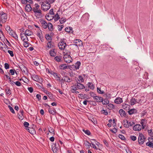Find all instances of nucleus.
I'll return each instance as SVG.
<instances>
[{
  "label": "nucleus",
  "instance_id": "f257e3e1",
  "mask_svg": "<svg viewBox=\"0 0 153 153\" xmlns=\"http://www.w3.org/2000/svg\"><path fill=\"white\" fill-rule=\"evenodd\" d=\"M7 19V14L2 11L0 12V23H4L6 21Z\"/></svg>",
  "mask_w": 153,
  "mask_h": 153
},
{
  "label": "nucleus",
  "instance_id": "0eeeda50",
  "mask_svg": "<svg viewBox=\"0 0 153 153\" xmlns=\"http://www.w3.org/2000/svg\"><path fill=\"white\" fill-rule=\"evenodd\" d=\"M89 17V14L87 13H85L82 17L81 21L82 23H84L88 21Z\"/></svg>",
  "mask_w": 153,
  "mask_h": 153
},
{
  "label": "nucleus",
  "instance_id": "b1692460",
  "mask_svg": "<svg viewBox=\"0 0 153 153\" xmlns=\"http://www.w3.org/2000/svg\"><path fill=\"white\" fill-rule=\"evenodd\" d=\"M137 110L134 108L129 109L128 112L129 115H131L133 114L137 113Z\"/></svg>",
  "mask_w": 153,
  "mask_h": 153
},
{
  "label": "nucleus",
  "instance_id": "4d7b16f0",
  "mask_svg": "<svg viewBox=\"0 0 153 153\" xmlns=\"http://www.w3.org/2000/svg\"><path fill=\"white\" fill-rule=\"evenodd\" d=\"M64 26L63 25H58V30L59 31H61V30H62Z\"/></svg>",
  "mask_w": 153,
  "mask_h": 153
},
{
  "label": "nucleus",
  "instance_id": "473e14b6",
  "mask_svg": "<svg viewBox=\"0 0 153 153\" xmlns=\"http://www.w3.org/2000/svg\"><path fill=\"white\" fill-rule=\"evenodd\" d=\"M50 54L51 56L53 57L55 56L56 55V53L55 51V49L50 51Z\"/></svg>",
  "mask_w": 153,
  "mask_h": 153
},
{
  "label": "nucleus",
  "instance_id": "7ed1b4c3",
  "mask_svg": "<svg viewBox=\"0 0 153 153\" xmlns=\"http://www.w3.org/2000/svg\"><path fill=\"white\" fill-rule=\"evenodd\" d=\"M63 58L65 61L67 63H70L73 60L70 55L68 53L64 55Z\"/></svg>",
  "mask_w": 153,
  "mask_h": 153
},
{
  "label": "nucleus",
  "instance_id": "49530a36",
  "mask_svg": "<svg viewBox=\"0 0 153 153\" xmlns=\"http://www.w3.org/2000/svg\"><path fill=\"white\" fill-rule=\"evenodd\" d=\"M146 144V146L150 147L153 148V143L148 142Z\"/></svg>",
  "mask_w": 153,
  "mask_h": 153
},
{
  "label": "nucleus",
  "instance_id": "4c0bfd02",
  "mask_svg": "<svg viewBox=\"0 0 153 153\" xmlns=\"http://www.w3.org/2000/svg\"><path fill=\"white\" fill-rule=\"evenodd\" d=\"M48 27L50 30L51 31L53 30V25L51 23L48 22Z\"/></svg>",
  "mask_w": 153,
  "mask_h": 153
},
{
  "label": "nucleus",
  "instance_id": "f704fd0d",
  "mask_svg": "<svg viewBox=\"0 0 153 153\" xmlns=\"http://www.w3.org/2000/svg\"><path fill=\"white\" fill-rule=\"evenodd\" d=\"M55 21H56L60 19L59 15L58 13H56V15L53 17Z\"/></svg>",
  "mask_w": 153,
  "mask_h": 153
},
{
  "label": "nucleus",
  "instance_id": "6e6552de",
  "mask_svg": "<svg viewBox=\"0 0 153 153\" xmlns=\"http://www.w3.org/2000/svg\"><path fill=\"white\" fill-rule=\"evenodd\" d=\"M140 101V99L135 97L132 98L130 100V104L131 105H133L136 103L139 102Z\"/></svg>",
  "mask_w": 153,
  "mask_h": 153
},
{
  "label": "nucleus",
  "instance_id": "de8ad7c7",
  "mask_svg": "<svg viewBox=\"0 0 153 153\" xmlns=\"http://www.w3.org/2000/svg\"><path fill=\"white\" fill-rule=\"evenodd\" d=\"M47 94L51 99H52L53 98V95L51 92H48L47 93Z\"/></svg>",
  "mask_w": 153,
  "mask_h": 153
},
{
  "label": "nucleus",
  "instance_id": "2eb2a0df",
  "mask_svg": "<svg viewBox=\"0 0 153 153\" xmlns=\"http://www.w3.org/2000/svg\"><path fill=\"white\" fill-rule=\"evenodd\" d=\"M24 113L23 111L22 110L20 111L19 113L18 114V118L21 120H22L24 118L23 113Z\"/></svg>",
  "mask_w": 153,
  "mask_h": 153
},
{
  "label": "nucleus",
  "instance_id": "2f4dec72",
  "mask_svg": "<svg viewBox=\"0 0 153 153\" xmlns=\"http://www.w3.org/2000/svg\"><path fill=\"white\" fill-rule=\"evenodd\" d=\"M68 66L66 65H61L59 66V68L62 70H65L68 68Z\"/></svg>",
  "mask_w": 153,
  "mask_h": 153
},
{
  "label": "nucleus",
  "instance_id": "4468645a",
  "mask_svg": "<svg viewBox=\"0 0 153 153\" xmlns=\"http://www.w3.org/2000/svg\"><path fill=\"white\" fill-rule=\"evenodd\" d=\"M81 65V63L79 61H78L76 62L75 64V65H72V67L73 68H74V70H77L79 68V66Z\"/></svg>",
  "mask_w": 153,
  "mask_h": 153
},
{
  "label": "nucleus",
  "instance_id": "680f3d73",
  "mask_svg": "<svg viewBox=\"0 0 153 153\" xmlns=\"http://www.w3.org/2000/svg\"><path fill=\"white\" fill-rule=\"evenodd\" d=\"M8 107L9 108V109L10 110V111L12 113L14 114L15 113V111L13 108L10 105H9Z\"/></svg>",
  "mask_w": 153,
  "mask_h": 153
},
{
  "label": "nucleus",
  "instance_id": "a18cd8bd",
  "mask_svg": "<svg viewBox=\"0 0 153 153\" xmlns=\"http://www.w3.org/2000/svg\"><path fill=\"white\" fill-rule=\"evenodd\" d=\"M126 122L127 123H128L129 127L130 126H131L135 124L132 121L129 122L128 121L126 120Z\"/></svg>",
  "mask_w": 153,
  "mask_h": 153
},
{
  "label": "nucleus",
  "instance_id": "72a5a7b5",
  "mask_svg": "<svg viewBox=\"0 0 153 153\" xmlns=\"http://www.w3.org/2000/svg\"><path fill=\"white\" fill-rule=\"evenodd\" d=\"M102 101H101V102L103 105H106L108 104L109 103V101L106 99H104L103 100L102 98Z\"/></svg>",
  "mask_w": 153,
  "mask_h": 153
},
{
  "label": "nucleus",
  "instance_id": "9b49d317",
  "mask_svg": "<svg viewBox=\"0 0 153 153\" xmlns=\"http://www.w3.org/2000/svg\"><path fill=\"white\" fill-rule=\"evenodd\" d=\"M143 127L140 124H136L133 127V129L134 131H140L141 130Z\"/></svg>",
  "mask_w": 153,
  "mask_h": 153
},
{
  "label": "nucleus",
  "instance_id": "423d86ee",
  "mask_svg": "<svg viewBox=\"0 0 153 153\" xmlns=\"http://www.w3.org/2000/svg\"><path fill=\"white\" fill-rule=\"evenodd\" d=\"M145 139L144 135L142 133L140 134L138 138L139 144L140 145L143 144L145 142Z\"/></svg>",
  "mask_w": 153,
  "mask_h": 153
},
{
  "label": "nucleus",
  "instance_id": "bf43d9fd",
  "mask_svg": "<svg viewBox=\"0 0 153 153\" xmlns=\"http://www.w3.org/2000/svg\"><path fill=\"white\" fill-rule=\"evenodd\" d=\"M130 138L132 140L134 141L137 139L136 137L134 136L131 135L130 136Z\"/></svg>",
  "mask_w": 153,
  "mask_h": 153
},
{
  "label": "nucleus",
  "instance_id": "20e7f679",
  "mask_svg": "<svg viewBox=\"0 0 153 153\" xmlns=\"http://www.w3.org/2000/svg\"><path fill=\"white\" fill-rule=\"evenodd\" d=\"M42 9L45 11H46L50 9L51 5L47 3L45 1L42 2Z\"/></svg>",
  "mask_w": 153,
  "mask_h": 153
},
{
  "label": "nucleus",
  "instance_id": "bb28decb",
  "mask_svg": "<svg viewBox=\"0 0 153 153\" xmlns=\"http://www.w3.org/2000/svg\"><path fill=\"white\" fill-rule=\"evenodd\" d=\"M10 34L15 39H18V37L17 34L14 32H10Z\"/></svg>",
  "mask_w": 153,
  "mask_h": 153
},
{
  "label": "nucleus",
  "instance_id": "3c124183",
  "mask_svg": "<svg viewBox=\"0 0 153 153\" xmlns=\"http://www.w3.org/2000/svg\"><path fill=\"white\" fill-rule=\"evenodd\" d=\"M78 80L79 82H83L84 81V79L82 76H79Z\"/></svg>",
  "mask_w": 153,
  "mask_h": 153
},
{
  "label": "nucleus",
  "instance_id": "09e8293b",
  "mask_svg": "<svg viewBox=\"0 0 153 153\" xmlns=\"http://www.w3.org/2000/svg\"><path fill=\"white\" fill-rule=\"evenodd\" d=\"M23 45L25 47H27L29 46L30 43L28 42V41H24Z\"/></svg>",
  "mask_w": 153,
  "mask_h": 153
},
{
  "label": "nucleus",
  "instance_id": "13d9d810",
  "mask_svg": "<svg viewBox=\"0 0 153 153\" xmlns=\"http://www.w3.org/2000/svg\"><path fill=\"white\" fill-rule=\"evenodd\" d=\"M66 21L63 18H61L59 20V22L61 24H63Z\"/></svg>",
  "mask_w": 153,
  "mask_h": 153
},
{
  "label": "nucleus",
  "instance_id": "f3484780",
  "mask_svg": "<svg viewBox=\"0 0 153 153\" xmlns=\"http://www.w3.org/2000/svg\"><path fill=\"white\" fill-rule=\"evenodd\" d=\"M35 5V7H33L32 9V11L34 12V13H35L36 11H38L39 10H40V9H39L40 7L39 5L38 4H36Z\"/></svg>",
  "mask_w": 153,
  "mask_h": 153
},
{
  "label": "nucleus",
  "instance_id": "0e129e2a",
  "mask_svg": "<svg viewBox=\"0 0 153 153\" xmlns=\"http://www.w3.org/2000/svg\"><path fill=\"white\" fill-rule=\"evenodd\" d=\"M9 72L12 75H13L14 74L15 72H16V71L15 69H11L10 70Z\"/></svg>",
  "mask_w": 153,
  "mask_h": 153
},
{
  "label": "nucleus",
  "instance_id": "a878e982",
  "mask_svg": "<svg viewBox=\"0 0 153 153\" xmlns=\"http://www.w3.org/2000/svg\"><path fill=\"white\" fill-rule=\"evenodd\" d=\"M21 2L23 4H26L27 2L32 4L33 2L32 0H21Z\"/></svg>",
  "mask_w": 153,
  "mask_h": 153
},
{
  "label": "nucleus",
  "instance_id": "39448f33",
  "mask_svg": "<svg viewBox=\"0 0 153 153\" xmlns=\"http://www.w3.org/2000/svg\"><path fill=\"white\" fill-rule=\"evenodd\" d=\"M67 44L64 40H61L58 44V46L59 49L61 50H63L66 47Z\"/></svg>",
  "mask_w": 153,
  "mask_h": 153
},
{
  "label": "nucleus",
  "instance_id": "f03ea898",
  "mask_svg": "<svg viewBox=\"0 0 153 153\" xmlns=\"http://www.w3.org/2000/svg\"><path fill=\"white\" fill-rule=\"evenodd\" d=\"M72 80V79L70 78L69 76H64L61 79V84H63L64 82L69 83L71 82Z\"/></svg>",
  "mask_w": 153,
  "mask_h": 153
},
{
  "label": "nucleus",
  "instance_id": "e433bc0d",
  "mask_svg": "<svg viewBox=\"0 0 153 153\" xmlns=\"http://www.w3.org/2000/svg\"><path fill=\"white\" fill-rule=\"evenodd\" d=\"M85 144L88 148H89L91 146V143L88 141H86L85 142Z\"/></svg>",
  "mask_w": 153,
  "mask_h": 153
},
{
  "label": "nucleus",
  "instance_id": "864d4df0",
  "mask_svg": "<svg viewBox=\"0 0 153 153\" xmlns=\"http://www.w3.org/2000/svg\"><path fill=\"white\" fill-rule=\"evenodd\" d=\"M37 35L39 37L42 36V33L41 30H39L37 31Z\"/></svg>",
  "mask_w": 153,
  "mask_h": 153
},
{
  "label": "nucleus",
  "instance_id": "c756f323",
  "mask_svg": "<svg viewBox=\"0 0 153 153\" xmlns=\"http://www.w3.org/2000/svg\"><path fill=\"white\" fill-rule=\"evenodd\" d=\"M107 105V108L109 110H111L114 108V106L113 104L111 103H108Z\"/></svg>",
  "mask_w": 153,
  "mask_h": 153
},
{
  "label": "nucleus",
  "instance_id": "37998d69",
  "mask_svg": "<svg viewBox=\"0 0 153 153\" xmlns=\"http://www.w3.org/2000/svg\"><path fill=\"white\" fill-rule=\"evenodd\" d=\"M88 87L91 89H93L94 88V85L91 82H88Z\"/></svg>",
  "mask_w": 153,
  "mask_h": 153
},
{
  "label": "nucleus",
  "instance_id": "052dcab7",
  "mask_svg": "<svg viewBox=\"0 0 153 153\" xmlns=\"http://www.w3.org/2000/svg\"><path fill=\"white\" fill-rule=\"evenodd\" d=\"M97 91L99 93H100V94H102L104 93V91H101L100 88H97Z\"/></svg>",
  "mask_w": 153,
  "mask_h": 153
},
{
  "label": "nucleus",
  "instance_id": "774afa93",
  "mask_svg": "<svg viewBox=\"0 0 153 153\" xmlns=\"http://www.w3.org/2000/svg\"><path fill=\"white\" fill-rule=\"evenodd\" d=\"M45 38L47 40H51V36L49 34H46L45 36Z\"/></svg>",
  "mask_w": 153,
  "mask_h": 153
},
{
  "label": "nucleus",
  "instance_id": "79ce46f5",
  "mask_svg": "<svg viewBox=\"0 0 153 153\" xmlns=\"http://www.w3.org/2000/svg\"><path fill=\"white\" fill-rule=\"evenodd\" d=\"M11 90L9 88H8L7 89H6V94L8 96L10 95L11 94Z\"/></svg>",
  "mask_w": 153,
  "mask_h": 153
},
{
  "label": "nucleus",
  "instance_id": "412c9836",
  "mask_svg": "<svg viewBox=\"0 0 153 153\" xmlns=\"http://www.w3.org/2000/svg\"><path fill=\"white\" fill-rule=\"evenodd\" d=\"M76 84L78 89H82L85 88L84 85L80 83L77 82L76 83Z\"/></svg>",
  "mask_w": 153,
  "mask_h": 153
},
{
  "label": "nucleus",
  "instance_id": "393cba45",
  "mask_svg": "<svg viewBox=\"0 0 153 153\" xmlns=\"http://www.w3.org/2000/svg\"><path fill=\"white\" fill-rule=\"evenodd\" d=\"M94 99L96 100V101L97 102H101L102 101V97L98 96H96Z\"/></svg>",
  "mask_w": 153,
  "mask_h": 153
},
{
  "label": "nucleus",
  "instance_id": "a211bd4d",
  "mask_svg": "<svg viewBox=\"0 0 153 153\" xmlns=\"http://www.w3.org/2000/svg\"><path fill=\"white\" fill-rule=\"evenodd\" d=\"M41 23L42 27L44 29H46L48 27V23L44 20L42 21Z\"/></svg>",
  "mask_w": 153,
  "mask_h": 153
},
{
  "label": "nucleus",
  "instance_id": "cd10ccee",
  "mask_svg": "<svg viewBox=\"0 0 153 153\" xmlns=\"http://www.w3.org/2000/svg\"><path fill=\"white\" fill-rule=\"evenodd\" d=\"M25 35L27 36H30L33 34L32 32L29 30H25V33H24Z\"/></svg>",
  "mask_w": 153,
  "mask_h": 153
},
{
  "label": "nucleus",
  "instance_id": "aec40b11",
  "mask_svg": "<svg viewBox=\"0 0 153 153\" xmlns=\"http://www.w3.org/2000/svg\"><path fill=\"white\" fill-rule=\"evenodd\" d=\"M114 102L117 104H120L123 102V99L122 98L118 97L114 101Z\"/></svg>",
  "mask_w": 153,
  "mask_h": 153
},
{
  "label": "nucleus",
  "instance_id": "9d476101",
  "mask_svg": "<svg viewBox=\"0 0 153 153\" xmlns=\"http://www.w3.org/2000/svg\"><path fill=\"white\" fill-rule=\"evenodd\" d=\"M21 38L23 41H28V40L27 36L25 35L24 33H21L20 34Z\"/></svg>",
  "mask_w": 153,
  "mask_h": 153
},
{
  "label": "nucleus",
  "instance_id": "5fc2aeb1",
  "mask_svg": "<svg viewBox=\"0 0 153 153\" xmlns=\"http://www.w3.org/2000/svg\"><path fill=\"white\" fill-rule=\"evenodd\" d=\"M54 1V0H46L45 1L51 5V4L53 3Z\"/></svg>",
  "mask_w": 153,
  "mask_h": 153
},
{
  "label": "nucleus",
  "instance_id": "6ab92c4d",
  "mask_svg": "<svg viewBox=\"0 0 153 153\" xmlns=\"http://www.w3.org/2000/svg\"><path fill=\"white\" fill-rule=\"evenodd\" d=\"M122 108L126 110L127 111L129 110L130 107V106L127 104H123L122 106Z\"/></svg>",
  "mask_w": 153,
  "mask_h": 153
},
{
  "label": "nucleus",
  "instance_id": "c03bdc74",
  "mask_svg": "<svg viewBox=\"0 0 153 153\" xmlns=\"http://www.w3.org/2000/svg\"><path fill=\"white\" fill-rule=\"evenodd\" d=\"M54 59L57 62L61 61V57L60 56H56L54 58Z\"/></svg>",
  "mask_w": 153,
  "mask_h": 153
},
{
  "label": "nucleus",
  "instance_id": "58836bf2",
  "mask_svg": "<svg viewBox=\"0 0 153 153\" xmlns=\"http://www.w3.org/2000/svg\"><path fill=\"white\" fill-rule=\"evenodd\" d=\"M53 16H51V17H50V16L48 14H47L46 15V19L47 20L50 21L51 20L53 19Z\"/></svg>",
  "mask_w": 153,
  "mask_h": 153
},
{
  "label": "nucleus",
  "instance_id": "c85d7f7f",
  "mask_svg": "<svg viewBox=\"0 0 153 153\" xmlns=\"http://www.w3.org/2000/svg\"><path fill=\"white\" fill-rule=\"evenodd\" d=\"M77 86L76 84L73 86H71V91H75L78 90V88L77 87Z\"/></svg>",
  "mask_w": 153,
  "mask_h": 153
},
{
  "label": "nucleus",
  "instance_id": "6e6d98bb",
  "mask_svg": "<svg viewBox=\"0 0 153 153\" xmlns=\"http://www.w3.org/2000/svg\"><path fill=\"white\" fill-rule=\"evenodd\" d=\"M12 82L14 83L17 86H20L21 85V84L20 82L18 81H17L16 82H13V81H12Z\"/></svg>",
  "mask_w": 153,
  "mask_h": 153
},
{
  "label": "nucleus",
  "instance_id": "8fccbe9b",
  "mask_svg": "<svg viewBox=\"0 0 153 153\" xmlns=\"http://www.w3.org/2000/svg\"><path fill=\"white\" fill-rule=\"evenodd\" d=\"M51 41L49 42H48L47 44L48 47L50 48H52L53 46V45L51 43Z\"/></svg>",
  "mask_w": 153,
  "mask_h": 153
},
{
  "label": "nucleus",
  "instance_id": "c9c22d12",
  "mask_svg": "<svg viewBox=\"0 0 153 153\" xmlns=\"http://www.w3.org/2000/svg\"><path fill=\"white\" fill-rule=\"evenodd\" d=\"M56 144H55L54 146L52 147V150L54 153L56 152L58 149V147H56Z\"/></svg>",
  "mask_w": 153,
  "mask_h": 153
},
{
  "label": "nucleus",
  "instance_id": "69168bd1",
  "mask_svg": "<svg viewBox=\"0 0 153 153\" xmlns=\"http://www.w3.org/2000/svg\"><path fill=\"white\" fill-rule=\"evenodd\" d=\"M90 96L93 97V99H94L95 97L96 96V95L95 94L94 92H90Z\"/></svg>",
  "mask_w": 153,
  "mask_h": 153
},
{
  "label": "nucleus",
  "instance_id": "ea45409f",
  "mask_svg": "<svg viewBox=\"0 0 153 153\" xmlns=\"http://www.w3.org/2000/svg\"><path fill=\"white\" fill-rule=\"evenodd\" d=\"M65 31L67 32H70L72 30V28L70 27H67L65 29Z\"/></svg>",
  "mask_w": 153,
  "mask_h": 153
},
{
  "label": "nucleus",
  "instance_id": "338daca9",
  "mask_svg": "<svg viewBox=\"0 0 153 153\" xmlns=\"http://www.w3.org/2000/svg\"><path fill=\"white\" fill-rule=\"evenodd\" d=\"M83 131L85 133L88 135H90L91 134V132L89 130H83Z\"/></svg>",
  "mask_w": 153,
  "mask_h": 153
},
{
  "label": "nucleus",
  "instance_id": "7c9ffc66",
  "mask_svg": "<svg viewBox=\"0 0 153 153\" xmlns=\"http://www.w3.org/2000/svg\"><path fill=\"white\" fill-rule=\"evenodd\" d=\"M55 111L56 110L54 109H53V108H51L50 107L48 109L49 112L52 115H54L55 114Z\"/></svg>",
  "mask_w": 153,
  "mask_h": 153
},
{
  "label": "nucleus",
  "instance_id": "603ef678",
  "mask_svg": "<svg viewBox=\"0 0 153 153\" xmlns=\"http://www.w3.org/2000/svg\"><path fill=\"white\" fill-rule=\"evenodd\" d=\"M148 133L151 137H153V132L152 130H149L148 131Z\"/></svg>",
  "mask_w": 153,
  "mask_h": 153
},
{
  "label": "nucleus",
  "instance_id": "1a4fd4ad",
  "mask_svg": "<svg viewBox=\"0 0 153 153\" xmlns=\"http://www.w3.org/2000/svg\"><path fill=\"white\" fill-rule=\"evenodd\" d=\"M50 74L54 76L56 80L61 82V79H60V77L61 76L60 74L53 71H51Z\"/></svg>",
  "mask_w": 153,
  "mask_h": 153
},
{
  "label": "nucleus",
  "instance_id": "4be33fe9",
  "mask_svg": "<svg viewBox=\"0 0 153 153\" xmlns=\"http://www.w3.org/2000/svg\"><path fill=\"white\" fill-rule=\"evenodd\" d=\"M119 113L122 117H125L126 115L125 111L122 109L119 110Z\"/></svg>",
  "mask_w": 153,
  "mask_h": 153
},
{
  "label": "nucleus",
  "instance_id": "5701e85b",
  "mask_svg": "<svg viewBox=\"0 0 153 153\" xmlns=\"http://www.w3.org/2000/svg\"><path fill=\"white\" fill-rule=\"evenodd\" d=\"M32 77L34 80L36 82H38L40 80L39 76L36 75H32Z\"/></svg>",
  "mask_w": 153,
  "mask_h": 153
},
{
  "label": "nucleus",
  "instance_id": "f8f14e48",
  "mask_svg": "<svg viewBox=\"0 0 153 153\" xmlns=\"http://www.w3.org/2000/svg\"><path fill=\"white\" fill-rule=\"evenodd\" d=\"M143 82V80L140 79V85L143 86L145 88H146L150 86V85L147 83V81H146V82Z\"/></svg>",
  "mask_w": 153,
  "mask_h": 153
},
{
  "label": "nucleus",
  "instance_id": "dca6fc26",
  "mask_svg": "<svg viewBox=\"0 0 153 153\" xmlns=\"http://www.w3.org/2000/svg\"><path fill=\"white\" fill-rule=\"evenodd\" d=\"M25 10L27 12H30L32 9V8L31 7V5L30 4H27L25 6Z\"/></svg>",
  "mask_w": 153,
  "mask_h": 153
},
{
  "label": "nucleus",
  "instance_id": "e2e57ef3",
  "mask_svg": "<svg viewBox=\"0 0 153 153\" xmlns=\"http://www.w3.org/2000/svg\"><path fill=\"white\" fill-rule=\"evenodd\" d=\"M145 121V119H142L141 120L140 123L141 124V126L143 127V128H144V123Z\"/></svg>",
  "mask_w": 153,
  "mask_h": 153
},
{
  "label": "nucleus",
  "instance_id": "ddd939ff",
  "mask_svg": "<svg viewBox=\"0 0 153 153\" xmlns=\"http://www.w3.org/2000/svg\"><path fill=\"white\" fill-rule=\"evenodd\" d=\"M34 13H35V16L37 18H41L42 16L41 11L40 10Z\"/></svg>",
  "mask_w": 153,
  "mask_h": 153
},
{
  "label": "nucleus",
  "instance_id": "a19ab883",
  "mask_svg": "<svg viewBox=\"0 0 153 153\" xmlns=\"http://www.w3.org/2000/svg\"><path fill=\"white\" fill-rule=\"evenodd\" d=\"M78 42L79 43H80L81 44H82V41L80 40H79V39H78V40L76 39V40L74 41V42L75 43V45H76V46H78L79 45V44H77V43H78ZM80 45V44H79V45Z\"/></svg>",
  "mask_w": 153,
  "mask_h": 153
}]
</instances>
